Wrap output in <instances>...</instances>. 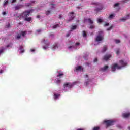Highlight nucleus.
<instances>
[{
  "label": "nucleus",
  "instance_id": "nucleus-27",
  "mask_svg": "<svg viewBox=\"0 0 130 130\" xmlns=\"http://www.w3.org/2000/svg\"><path fill=\"white\" fill-rule=\"evenodd\" d=\"M100 129V127H93L92 130H99Z\"/></svg>",
  "mask_w": 130,
  "mask_h": 130
},
{
  "label": "nucleus",
  "instance_id": "nucleus-51",
  "mask_svg": "<svg viewBox=\"0 0 130 130\" xmlns=\"http://www.w3.org/2000/svg\"><path fill=\"white\" fill-rule=\"evenodd\" d=\"M128 1H129V0H125L124 1V3H127L128 2Z\"/></svg>",
  "mask_w": 130,
  "mask_h": 130
},
{
  "label": "nucleus",
  "instance_id": "nucleus-21",
  "mask_svg": "<svg viewBox=\"0 0 130 130\" xmlns=\"http://www.w3.org/2000/svg\"><path fill=\"white\" fill-rule=\"evenodd\" d=\"M8 3H9L8 1L5 0L4 2V4H3L4 7H6V6H7L8 5Z\"/></svg>",
  "mask_w": 130,
  "mask_h": 130
},
{
  "label": "nucleus",
  "instance_id": "nucleus-4",
  "mask_svg": "<svg viewBox=\"0 0 130 130\" xmlns=\"http://www.w3.org/2000/svg\"><path fill=\"white\" fill-rule=\"evenodd\" d=\"M92 5H95V6H99V7H100V8H96L95 9V11L96 12H100V11H101V10L103 9V7H102L101 4L99 3H92Z\"/></svg>",
  "mask_w": 130,
  "mask_h": 130
},
{
  "label": "nucleus",
  "instance_id": "nucleus-43",
  "mask_svg": "<svg viewBox=\"0 0 130 130\" xmlns=\"http://www.w3.org/2000/svg\"><path fill=\"white\" fill-rule=\"evenodd\" d=\"M80 44H81L80 43H76L75 44V45H76V46H78V45H80Z\"/></svg>",
  "mask_w": 130,
  "mask_h": 130
},
{
  "label": "nucleus",
  "instance_id": "nucleus-14",
  "mask_svg": "<svg viewBox=\"0 0 130 130\" xmlns=\"http://www.w3.org/2000/svg\"><path fill=\"white\" fill-rule=\"evenodd\" d=\"M21 8H23V5H19L15 6V10H20Z\"/></svg>",
  "mask_w": 130,
  "mask_h": 130
},
{
  "label": "nucleus",
  "instance_id": "nucleus-35",
  "mask_svg": "<svg viewBox=\"0 0 130 130\" xmlns=\"http://www.w3.org/2000/svg\"><path fill=\"white\" fill-rule=\"evenodd\" d=\"M7 28H10L11 27V25L10 23H8L7 25H6Z\"/></svg>",
  "mask_w": 130,
  "mask_h": 130
},
{
  "label": "nucleus",
  "instance_id": "nucleus-52",
  "mask_svg": "<svg viewBox=\"0 0 130 130\" xmlns=\"http://www.w3.org/2000/svg\"><path fill=\"white\" fill-rule=\"evenodd\" d=\"M53 48L55 49V48H57V46H54L53 47Z\"/></svg>",
  "mask_w": 130,
  "mask_h": 130
},
{
  "label": "nucleus",
  "instance_id": "nucleus-25",
  "mask_svg": "<svg viewBox=\"0 0 130 130\" xmlns=\"http://www.w3.org/2000/svg\"><path fill=\"white\" fill-rule=\"evenodd\" d=\"M57 27H59V25L56 24L53 26V29H55L56 28H57Z\"/></svg>",
  "mask_w": 130,
  "mask_h": 130
},
{
  "label": "nucleus",
  "instance_id": "nucleus-57",
  "mask_svg": "<svg viewBox=\"0 0 130 130\" xmlns=\"http://www.w3.org/2000/svg\"><path fill=\"white\" fill-rule=\"evenodd\" d=\"M28 6H31V4L29 3Z\"/></svg>",
  "mask_w": 130,
  "mask_h": 130
},
{
  "label": "nucleus",
  "instance_id": "nucleus-33",
  "mask_svg": "<svg viewBox=\"0 0 130 130\" xmlns=\"http://www.w3.org/2000/svg\"><path fill=\"white\" fill-rule=\"evenodd\" d=\"M46 15H49L50 14V11L48 10L46 12Z\"/></svg>",
  "mask_w": 130,
  "mask_h": 130
},
{
  "label": "nucleus",
  "instance_id": "nucleus-53",
  "mask_svg": "<svg viewBox=\"0 0 130 130\" xmlns=\"http://www.w3.org/2000/svg\"><path fill=\"white\" fill-rule=\"evenodd\" d=\"M37 18L38 19H39V18H40V15H38V16H37Z\"/></svg>",
  "mask_w": 130,
  "mask_h": 130
},
{
  "label": "nucleus",
  "instance_id": "nucleus-22",
  "mask_svg": "<svg viewBox=\"0 0 130 130\" xmlns=\"http://www.w3.org/2000/svg\"><path fill=\"white\" fill-rule=\"evenodd\" d=\"M59 96H60V94H54V99H57V98H58V97H59Z\"/></svg>",
  "mask_w": 130,
  "mask_h": 130
},
{
  "label": "nucleus",
  "instance_id": "nucleus-55",
  "mask_svg": "<svg viewBox=\"0 0 130 130\" xmlns=\"http://www.w3.org/2000/svg\"><path fill=\"white\" fill-rule=\"evenodd\" d=\"M6 47H12V46H11L10 45H7V46H6Z\"/></svg>",
  "mask_w": 130,
  "mask_h": 130
},
{
  "label": "nucleus",
  "instance_id": "nucleus-45",
  "mask_svg": "<svg viewBox=\"0 0 130 130\" xmlns=\"http://www.w3.org/2000/svg\"><path fill=\"white\" fill-rule=\"evenodd\" d=\"M30 51L31 52H34V51H35V49H30Z\"/></svg>",
  "mask_w": 130,
  "mask_h": 130
},
{
  "label": "nucleus",
  "instance_id": "nucleus-38",
  "mask_svg": "<svg viewBox=\"0 0 130 130\" xmlns=\"http://www.w3.org/2000/svg\"><path fill=\"white\" fill-rule=\"evenodd\" d=\"M68 48H69V49H71V48H74V46H69V47H68Z\"/></svg>",
  "mask_w": 130,
  "mask_h": 130
},
{
  "label": "nucleus",
  "instance_id": "nucleus-31",
  "mask_svg": "<svg viewBox=\"0 0 130 130\" xmlns=\"http://www.w3.org/2000/svg\"><path fill=\"white\" fill-rule=\"evenodd\" d=\"M47 46H44L43 47V49H47V48H48V46H49V44H47Z\"/></svg>",
  "mask_w": 130,
  "mask_h": 130
},
{
  "label": "nucleus",
  "instance_id": "nucleus-32",
  "mask_svg": "<svg viewBox=\"0 0 130 130\" xmlns=\"http://www.w3.org/2000/svg\"><path fill=\"white\" fill-rule=\"evenodd\" d=\"M98 23H102V19H99L98 20Z\"/></svg>",
  "mask_w": 130,
  "mask_h": 130
},
{
  "label": "nucleus",
  "instance_id": "nucleus-19",
  "mask_svg": "<svg viewBox=\"0 0 130 130\" xmlns=\"http://www.w3.org/2000/svg\"><path fill=\"white\" fill-rule=\"evenodd\" d=\"M74 18H75V16L73 15L72 16L70 17L69 20H68L67 22L69 23L72 21V20H74Z\"/></svg>",
  "mask_w": 130,
  "mask_h": 130
},
{
  "label": "nucleus",
  "instance_id": "nucleus-24",
  "mask_svg": "<svg viewBox=\"0 0 130 130\" xmlns=\"http://www.w3.org/2000/svg\"><path fill=\"white\" fill-rule=\"evenodd\" d=\"M77 25H73L71 27V30H76V29H77Z\"/></svg>",
  "mask_w": 130,
  "mask_h": 130
},
{
  "label": "nucleus",
  "instance_id": "nucleus-60",
  "mask_svg": "<svg viewBox=\"0 0 130 130\" xmlns=\"http://www.w3.org/2000/svg\"><path fill=\"white\" fill-rule=\"evenodd\" d=\"M86 85H88V82H86Z\"/></svg>",
  "mask_w": 130,
  "mask_h": 130
},
{
  "label": "nucleus",
  "instance_id": "nucleus-23",
  "mask_svg": "<svg viewBox=\"0 0 130 130\" xmlns=\"http://www.w3.org/2000/svg\"><path fill=\"white\" fill-rule=\"evenodd\" d=\"M76 71H82V66H78L76 67Z\"/></svg>",
  "mask_w": 130,
  "mask_h": 130
},
{
  "label": "nucleus",
  "instance_id": "nucleus-54",
  "mask_svg": "<svg viewBox=\"0 0 130 130\" xmlns=\"http://www.w3.org/2000/svg\"><path fill=\"white\" fill-rule=\"evenodd\" d=\"M61 18H62L61 16L60 15H59V19H61Z\"/></svg>",
  "mask_w": 130,
  "mask_h": 130
},
{
  "label": "nucleus",
  "instance_id": "nucleus-36",
  "mask_svg": "<svg viewBox=\"0 0 130 130\" xmlns=\"http://www.w3.org/2000/svg\"><path fill=\"white\" fill-rule=\"evenodd\" d=\"M119 6V3H116L114 5V7H118Z\"/></svg>",
  "mask_w": 130,
  "mask_h": 130
},
{
  "label": "nucleus",
  "instance_id": "nucleus-17",
  "mask_svg": "<svg viewBox=\"0 0 130 130\" xmlns=\"http://www.w3.org/2000/svg\"><path fill=\"white\" fill-rule=\"evenodd\" d=\"M82 36L83 37H87V32H86V31L83 30L82 31Z\"/></svg>",
  "mask_w": 130,
  "mask_h": 130
},
{
  "label": "nucleus",
  "instance_id": "nucleus-29",
  "mask_svg": "<svg viewBox=\"0 0 130 130\" xmlns=\"http://www.w3.org/2000/svg\"><path fill=\"white\" fill-rule=\"evenodd\" d=\"M112 28H113V26H111L110 27L107 28V31H110V30H111V29H112Z\"/></svg>",
  "mask_w": 130,
  "mask_h": 130
},
{
  "label": "nucleus",
  "instance_id": "nucleus-13",
  "mask_svg": "<svg viewBox=\"0 0 130 130\" xmlns=\"http://www.w3.org/2000/svg\"><path fill=\"white\" fill-rule=\"evenodd\" d=\"M106 50H107V46L105 45L103 46V49H102V53H104V52H105Z\"/></svg>",
  "mask_w": 130,
  "mask_h": 130
},
{
  "label": "nucleus",
  "instance_id": "nucleus-40",
  "mask_svg": "<svg viewBox=\"0 0 130 130\" xmlns=\"http://www.w3.org/2000/svg\"><path fill=\"white\" fill-rule=\"evenodd\" d=\"M3 52H4V49L0 50V54L1 53H3Z\"/></svg>",
  "mask_w": 130,
  "mask_h": 130
},
{
  "label": "nucleus",
  "instance_id": "nucleus-18",
  "mask_svg": "<svg viewBox=\"0 0 130 130\" xmlns=\"http://www.w3.org/2000/svg\"><path fill=\"white\" fill-rule=\"evenodd\" d=\"M21 37H22V35L21 34H18L17 36H15V38H16V39H20Z\"/></svg>",
  "mask_w": 130,
  "mask_h": 130
},
{
  "label": "nucleus",
  "instance_id": "nucleus-62",
  "mask_svg": "<svg viewBox=\"0 0 130 130\" xmlns=\"http://www.w3.org/2000/svg\"><path fill=\"white\" fill-rule=\"evenodd\" d=\"M20 1H23V0H20Z\"/></svg>",
  "mask_w": 130,
  "mask_h": 130
},
{
  "label": "nucleus",
  "instance_id": "nucleus-41",
  "mask_svg": "<svg viewBox=\"0 0 130 130\" xmlns=\"http://www.w3.org/2000/svg\"><path fill=\"white\" fill-rule=\"evenodd\" d=\"M109 23H106V24H104L105 27H106V26H109Z\"/></svg>",
  "mask_w": 130,
  "mask_h": 130
},
{
  "label": "nucleus",
  "instance_id": "nucleus-11",
  "mask_svg": "<svg viewBox=\"0 0 130 130\" xmlns=\"http://www.w3.org/2000/svg\"><path fill=\"white\" fill-rule=\"evenodd\" d=\"M122 116L124 118H127L130 116V113H124L122 114Z\"/></svg>",
  "mask_w": 130,
  "mask_h": 130
},
{
  "label": "nucleus",
  "instance_id": "nucleus-2",
  "mask_svg": "<svg viewBox=\"0 0 130 130\" xmlns=\"http://www.w3.org/2000/svg\"><path fill=\"white\" fill-rule=\"evenodd\" d=\"M114 122H115L113 120L104 121V123H105V125L107 126V127H109V126L114 125Z\"/></svg>",
  "mask_w": 130,
  "mask_h": 130
},
{
  "label": "nucleus",
  "instance_id": "nucleus-58",
  "mask_svg": "<svg viewBox=\"0 0 130 130\" xmlns=\"http://www.w3.org/2000/svg\"><path fill=\"white\" fill-rule=\"evenodd\" d=\"M44 43H45V40H44Z\"/></svg>",
  "mask_w": 130,
  "mask_h": 130
},
{
  "label": "nucleus",
  "instance_id": "nucleus-48",
  "mask_svg": "<svg viewBox=\"0 0 130 130\" xmlns=\"http://www.w3.org/2000/svg\"><path fill=\"white\" fill-rule=\"evenodd\" d=\"M70 15H74V12H70Z\"/></svg>",
  "mask_w": 130,
  "mask_h": 130
},
{
  "label": "nucleus",
  "instance_id": "nucleus-1",
  "mask_svg": "<svg viewBox=\"0 0 130 130\" xmlns=\"http://www.w3.org/2000/svg\"><path fill=\"white\" fill-rule=\"evenodd\" d=\"M34 11L33 9H30L29 10L24 11L21 15V17H22L24 19V21L26 22H31L32 21V17H28L30 16V14L32 13Z\"/></svg>",
  "mask_w": 130,
  "mask_h": 130
},
{
  "label": "nucleus",
  "instance_id": "nucleus-59",
  "mask_svg": "<svg viewBox=\"0 0 130 130\" xmlns=\"http://www.w3.org/2000/svg\"><path fill=\"white\" fill-rule=\"evenodd\" d=\"M128 129L130 130V127H128Z\"/></svg>",
  "mask_w": 130,
  "mask_h": 130
},
{
  "label": "nucleus",
  "instance_id": "nucleus-61",
  "mask_svg": "<svg viewBox=\"0 0 130 130\" xmlns=\"http://www.w3.org/2000/svg\"><path fill=\"white\" fill-rule=\"evenodd\" d=\"M78 9H80V7H78Z\"/></svg>",
  "mask_w": 130,
  "mask_h": 130
},
{
  "label": "nucleus",
  "instance_id": "nucleus-20",
  "mask_svg": "<svg viewBox=\"0 0 130 130\" xmlns=\"http://www.w3.org/2000/svg\"><path fill=\"white\" fill-rule=\"evenodd\" d=\"M20 49L21 50V53H24V52H25V50H24V49H23V46H20Z\"/></svg>",
  "mask_w": 130,
  "mask_h": 130
},
{
  "label": "nucleus",
  "instance_id": "nucleus-9",
  "mask_svg": "<svg viewBox=\"0 0 130 130\" xmlns=\"http://www.w3.org/2000/svg\"><path fill=\"white\" fill-rule=\"evenodd\" d=\"M57 73H58V75L57 76V78H62V76H64V75L63 74V73L62 72H61V71H59L57 72Z\"/></svg>",
  "mask_w": 130,
  "mask_h": 130
},
{
  "label": "nucleus",
  "instance_id": "nucleus-42",
  "mask_svg": "<svg viewBox=\"0 0 130 130\" xmlns=\"http://www.w3.org/2000/svg\"><path fill=\"white\" fill-rule=\"evenodd\" d=\"M116 54H119V50H117L116 52Z\"/></svg>",
  "mask_w": 130,
  "mask_h": 130
},
{
  "label": "nucleus",
  "instance_id": "nucleus-8",
  "mask_svg": "<svg viewBox=\"0 0 130 130\" xmlns=\"http://www.w3.org/2000/svg\"><path fill=\"white\" fill-rule=\"evenodd\" d=\"M63 86L64 88H69V89H71V88L73 87V84L68 82V83H64Z\"/></svg>",
  "mask_w": 130,
  "mask_h": 130
},
{
  "label": "nucleus",
  "instance_id": "nucleus-56",
  "mask_svg": "<svg viewBox=\"0 0 130 130\" xmlns=\"http://www.w3.org/2000/svg\"><path fill=\"white\" fill-rule=\"evenodd\" d=\"M88 74H86V75H85V77H86V78H88Z\"/></svg>",
  "mask_w": 130,
  "mask_h": 130
},
{
  "label": "nucleus",
  "instance_id": "nucleus-26",
  "mask_svg": "<svg viewBox=\"0 0 130 130\" xmlns=\"http://www.w3.org/2000/svg\"><path fill=\"white\" fill-rule=\"evenodd\" d=\"M20 34H21L22 36H25L26 35V31H22Z\"/></svg>",
  "mask_w": 130,
  "mask_h": 130
},
{
  "label": "nucleus",
  "instance_id": "nucleus-50",
  "mask_svg": "<svg viewBox=\"0 0 130 130\" xmlns=\"http://www.w3.org/2000/svg\"><path fill=\"white\" fill-rule=\"evenodd\" d=\"M66 36L67 37H69L70 36V34L69 33L67 34Z\"/></svg>",
  "mask_w": 130,
  "mask_h": 130
},
{
  "label": "nucleus",
  "instance_id": "nucleus-5",
  "mask_svg": "<svg viewBox=\"0 0 130 130\" xmlns=\"http://www.w3.org/2000/svg\"><path fill=\"white\" fill-rule=\"evenodd\" d=\"M116 69L120 70V69H121V66H119L117 63H115L111 67L112 72H115V71H116Z\"/></svg>",
  "mask_w": 130,
  "mask_h": 130
},
{
  "label": "nucleus",
  "instance_id": "nucleus-12",
  "mask_svg": "<svg viewBox=\"0 0 130 130\" xmlns=\"http://www.w3.org/2000/svg\"><path fill=\"white\" fill-rule=\"evenodd\" d=\"M119 62H120V64H121L122 67H125V66H126V64H127V63L126 62H124V61H123V60H120Z\"/></svg>",
  "mask_w": 130,
  "mask_h": 130
},
{
  "label": "nucleus",
  "instance_id": "nucleus-28",
  "mask_svg": "<svg viewBox=\"0 0 130 130\" xmlns=\"http://www.w3.org/2000/svg\"><path fill=\"white\" fill-rule=\"evenodd\" d=\"M61 82V80L58 79L56 81V84H60Z\"/></svg>",
  "mask_w": 130,
  "mask_h": 130
},
{
  "label": "nucleus",
  "instance_id": "nucleus-7",
  "mask_svg": "<svg viewBox=\"0 0 130 130\" xmlns=\"http://www.w3.org/2000/svg\"><path fill=\"white\" fill-rule=\"evenodd\" d=\"M111 57V55L110 54H106L104 57H103V60H105L106 61H107L109 58Z\"/></svg>",
  "mask_w": 130,
  "mask_h": 130
},
{
  "label": "nucleus",
  "instance_id": "nucleus-49",
  "mask_svg": "<svg viewBox=\"0 0 130 130\" xmlns=\"http://www.w3.org/2000/svg\"><path fill=\"white\" fill-rule=\"evenodd\" d=\"M7 14V13H6V12H3V15H6Z\"/></svg>",
  "mask_w": 130,
  "mask_h": 130
},
{
  "label": "nucleus",
  "instance_id": "nucleus-63",
  "mask_svg": "<svg viewBox=\"0 0 130 130\" xmlns=\"http://www.w3.org/2000/svg\"><path fill=\"white\" fill-rule=\"evenodd\" d=\"M67 1H69V0H67Z\"/></svg>",
  "mask_w": 130,
  "mask_h": 130
},
{
  "label": "nucleus",
  "instance_id": "nucleus-3",
  "mask_svg": "<svg viewBox=\"0 0 130 130\" xmlns=\"http://www.w3.org/2000/svg\"><path fill=\"white\" fill-rule=\"evenodd\" d=\"M103 36V31H99V35L96 38V41H97L98 42H99L100 41H102V40L104 38Z\"/></svg>",
  "mask_w": 130,
  "mask_h": 130
},
{
  "label": "nucleus",
  "instance_id": "nucleus-30",
  "mask_svg": "<svg viewBox=\"0 0 130 130\" xmlns=\"http://www.w3.org/2000/svg\"><path fill=\"white\" fill-rule=\"evenodd\" d=\"M115 43L117 44L120 43V40H115Z\"/></svg>",
  "mask_w": 130,
  "mask_h": 130
},
{
  "label": "nucleus",
  "instance_id": "nucleus-47",
  "mask_svg": "<svg viewBox=\"0 0 130 130\" xmlns=\"http://www.w3.org/2000/svg\"><path fill=\"white\" fill-rule=\"evenodd\" d=\"M51 5L52 6V8H54V6H55V5L52 4Z\"/></svg>",
  "mask_w": 130,
  "mask_h": 130
},
{
  "label": "nucleus",
  "instance_id": "nucleus-44",
  "mask_svg": "<svg viewBox=\"0 0 130 130\" xmlns=\"http://www.w3.org/2000/svg\"><path fill=\"white\" fill-rule=\"evenodd\" d=\"M37 32H38V33H40V32H41V29H38Z\"/></svg>",
  "mask_w": 130,
  "mask_h": 130
},
{
  "label": "nucleus",
  "instance_id": "nucleus-10",
  "mask_svg": "<svg viewBox=\"0 0 130 130\" xmlns=\"http://www.w3.org/2000/svg\"><path fill=\"white\" fill-rule=\"evenodd\" d=\"M108 66L106 65L103 68H101L100 71H101V72H105L107 70H108Z\"/></svg>",
  "mask_w": 130,
  "mask_h": 130
},
{
  "label": "nucleus",
  "instance_id": "nucleus-39",
  "mask_svg": "<svg viewBox=\"0 0 130 130\" xmlns=\"http://www.w3.org/2000/svg\"><path fill=\"white\" fill-rule=\"evenodd\" d=\"M16 1H17V0H12L11 1V3H12V4H14V3H16Z\"/></svg>",
  "mask_w": 130,
  "mask_h": 130
},
{
  "label": "nucleus",
  "instance_id": "nucleus-16",
  "mask_svg": "<svg viewBox=\"0 0 130 130\" xmlns=\"http://www.w3.org/2000/svg\"><path fill=\"white\" fill-rule=\"evenodd\" d=\"M114 16L115 15L114 14H110L109 16L108 17V19H109V20H112V19L114 18Z\"/></svg>",
  "mask_w": 130,
  "mask_h": 130
},
{
  "label": "nucleus",
  "instance_id": "nucleus-46",
  "mask_svg": "<svg viewBox=\"0 0 130 130\" xmlns=\"http://www.w3.org/2000/svg\"><path fill=\"white\" fill-rule=\"evenodd\" d=\"M3 73H4V70H0V74H3Z\"/></svg>",
  "mask_w": 130,
  "mask_h": 130
},
{
  "label": "nucleus",
  "instance_id": "nucleus-6",
  "mask_svg": "<svg viewBox=\"0 0 130 130\" xmlns=\"http://www.w3.org/2000/svg\"><path fill=\"white\" fill-rule=\"evenodd\" d=\"M129 15L130 14H128L126 15V17L120 18L119 20L120 22H125L126 20H128V19H129Z\"/></svg>",
  "mask_w": 130,
  "mask_h": 130
},
{
  "label": "nucleus",
  "instance_id": "nucleus-34",
  "mask_svg": "<svg viewBox=\"0 0 130 130\" xmlns=\"http://www.w3.org/2000/svg\"><path fill=\"white\" fill-rule=\"evenodd\" d=\"M95 28V26L91 25L90 27V29H94Z\"/></svg>",
  "mask_w": 130,
  "mask_h": 130
},
{
  "label": "nucleus",
  "instance_id": "nucleus-15",
  "mask_svg": "<svg viewBox=\"0 0 130 130\" xmlns=\"http://www.w3.org/2000/svg\"><path fill=\"white\" fill-rule=\"evenodd\" d=\"M85 21H88V23L90 25L93 24V20H92V19H91V18H88L87 19H85Z\"/></svg>",
  "mask_w": 130,
  "mask_h": 130
},
{
  "label": "nucleus",
  "instance_id": "nucleus-37",
  "mask_svg": "<svg viewBox=\"0 0 130 130\" xmlns=\"http://www.w3.org/2000/svg\"><path fill=\"white\" fill-rule=\"evenodd\" d=\"M98 61V59H97V58H95L94 59V62H97Z\"/></svg>",
  "mask_w": 130,
  "mask_h": 130
}]
</instances>
